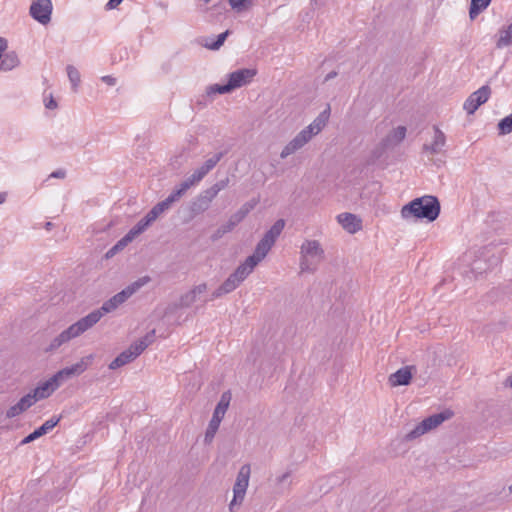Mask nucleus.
Returning a JSON list of instances; mask_svg holds the SVG:
<instances>
[{"label":"nucleus","mask_w":512,"mask_h":512,"mask_svg":"<svg viewBox=\"0 0 512 512\" xmlns=\"http://www.w3.org/2000/svg\"><path fill=\"white\" fill-rule=\"evenodd\" d=\"M229 185V178H224L217 181L212 187L216 190L217 193L225 189Z\"/></svg>","instance_id":"44"},{"label":"nucleus","mask_w":512,"mask_h":512,"mask_svg":"<svg viewBox=\"0 0 512 512\" xmlns=\"http://www.w3.org/2000/svg\"><path fill=\"white\" fill-rule=\"evenodd\" d=\"M6 200V193H0V204L4 203Z\"/></svg>","instance_id":"53"},{"label":"nucleus","mask_w":512,"mask_h":512,"mask_svg":"<svg viewBox=\"0 0 512 512\" xmlns=\"http://www.w3.org/2000/svg\"><path fill=\"white\" fill-rule=\"evenodd\" d=\"M224 152H218L214 154L212 157L207 159L203 165H205L210 171L214 169V167L218 164V162L223 158Z\"/></svg>","instance_id":"40"},{"label":"nucleus","mask_w":512,"mask_h":512,"mask_svg":"<svg viewBox=\"0 0 512 512\" xmlns=\"http://www.w3.org/2000/svg\"><path fill=\"white\" fill-rule=\"evenodd\" d=\"M255 75L256 70L254 69H239L228 75V84L233 91L237 88L249 84Z\"/></svg>","instance_id":"13"},{"label":"nucleus","mask_w":512,"mask_h":512,"mask_svg":"<svg viewBox=\"0 0 512 512\" xmlns=\"http://www.w3.org/2000/svg\"><path fill=\"white\" fill-rule=\"evenodd\" d=\"M46 107H47L48 109H54V108H56V107H57V103H56V101H55L53 98H51V99L49 100V102L46 104Z\"/></svg>","instance_id":"50"},{"label":"nucleus","mask_w":512,"mask_h":512,"mask_svg":"<svg viewBox=\"0 0 512 512\" xmlns=\"http://www.w3.org/2000/svg\"><path fill=\"white\" fill-rule=\"evenodd\" d=\"M155 340V330H151L144 337L135 341L130 345V348L138 357L149 345H151Z\"/></svg>","instance_id":"24"},{"label":"nucleus","mask_w":512,"mask_h":512,"mask_svg":"<svg viewBox=\"0 0 512 512\" xmlns=\"http://www.w3.org/2000/svg\"><path fill=\"white\" fill-rule=\"evenodd\" d=\"M133 240L130 238V236H128L127 234L121 238L113 247H111L107 253H106V258H111L113 257L114 255H116L118 252H120L121 250H123L130 242H132Z\"/></svg>","instance_id":"34"},{"label":"nucleus","mask_w":512,"mask_h":512,"mask_svg":"<svg viewBox=\"0 0 512 512\" xmlns=\"http://www.w3.org/2000/svg\"><path fill=\"white\" fill-rule=\"evenodd\" d=\"M217 195H218V193L212 186L207 188L206 190L202 191L199 194V196L203 197V199L206 200L210 204L216 198Z\"/></svg>","instance_id":"41"},{"label":"nucleus","mask_w":512,"mask_h":512,"mask_svg":"<svg viewBox=\"0 0 512 512\" xmlns=\"http://www.w3.org/2000/svg\"><path fill=\"white\" fill-rule=\"evenodd\" d=\"M412 367L405 366L398 369L395 373L391 374L389 377V383L391 386H402L408 385L412 379Z\"/></svg>","instance_id":"20"},{"label":"nucleus","mask_w":512,"mask_h":512,"mask_svg":"<svg viewBox=\"0 0 512 512\" xmlns=\"http://www.w3.org/2000/svg\"><path fill=\"white\" fill-rule=\"evenodd\" d=\"M195 184L197 183L192 179L191 176H189L175 188L179 189L184 195Z\"/></svg>","instance_id":"42"},{"label":"nucleus","mask_w":512,"mask_h":512,"mask_svg":"<svg viewBox=\"0 0 512 512\" xmlns=\"http://www.w3.org/2000/svg\"><path fill=\"white\" fill-rule=\"evenodd\" d=\"M230 34L229 30L218 35L217 39L211 43H206L205 47L210 50H218L225 42L227 36Z\"/></svg>","instance_id":"38"},{"label":"nucleus","mask_w":512,"mask_h":512,"mask_svg":"<svg viewBox=\"0 0 512 512\" xmlns=\"http://www.w3.org/2000/svg\"><path fill=\"white\" fill-rule=\"evenodd\" d=\"M499 135H507L512 132V114L504 117L498 123Z\"/></svg>","instance_id":"37"},{"label":"nucleus","mask_w":512,"mask_h":512,"mask_svg":"<svg viewBox=\"0 0 512 512\" xmlns=\"http://www.w3.org/2000/svg\"><path fill=\"white\" fill-rule=\"evenodd\" d=\"M171 202L168 201V198H166L165 200L159 202L156 204L157 206V209L161 211V213H163L164 211L168 210L171 206Z\"/></svg>","instance_id":"46"},{"label":"nucleus","mask_w":512,"mask_h":512,"mask_svg":"<svg viewBox=\"0 0 512 512\" xmlns=\"http://www.w3.org/2000/svg\"><path fill=\"white\" fill-rule=\"evenodd\" d=\"M66 71L71 83L72 90L76 92L81 82L80 73L73 65H68L66 67Z\"/></svg>","instance_id":"32"},{"label":"nucleus","mask_w":512,"mask_h":512,"mask_svg":"<svg viewBox=\"0 0 512 512\" xmlns=\"http://www.w3.org/2000/svg\"><path fill=\"white\" fill-rule=\"evenodd\" d=\"M230 92H232V90L228 83L224 84V85L213 84L206 88V94L209 97L214 96L216 94H226V93H230Z\"/></svg>","instance_id":"36"},{"label":"nucleus","mask_w":512,"mask_h":512,"mask_svg":"<svg viewBox=\"0 0 512 512\" xmlns=\"http://www.w3.org/2000/svg\"><path fill=\"white\" fill-rule=\"evenodd\" d=\"M490 94L491 89L488 85L480 87L466 99L463 104V109L468 114H473L482 104L488 101Z\"/></svg>","instance_id":"11"},{"label":"nucleus","mask_w":512,"mask_h":512,"mask_svg":"<svg viewBox=\"0 0 512 512\" xmlns=\"http://www.w3.org/2000/svg\"><path fill=\"white\" fill-rule=\"evenodd\" d=\"M338 223L347 232L354 234L362 229V221L359 217L352 213H341L337 216Z\"/></svg>","instance_id":"14"},{"label":"nucleus","mask_w":512,"mask_h":512,"mask_svg":"<svg viewBox=\"0 0 512 512\" xmlns=\"http://www.w3.org/2000/svg\"><path fill=\"white\" fill-rule=\"evenodd\" d=\"M406 136V127L398 126L393 129L381 142L383 149H390L400 144Z\"/></svg>","instance_id":"18"},{"label":"nucleus","mask_w":512,"mask_h":512,"mask_svg":"<svg viewBox=\"0 0 512 512\" xmlns=\"http://www.w3.org/2000/svg\"><path fill=\"white\" fill-rule=\"evenodd\" d=\"M291 472L287 471L282 475H279L275 478L276 492L283 493L286 489H289L291 486Z\"/></svg>","instance_id":"30"},{"label":"nucleus","mask_w":512,"mask_h":512,"mask_svg":"<svg viewBox=\"0 0 512 512\" xmlns=\"http://www.w3.org/2000/svg\"><path fill=\"white\" fill-rule=\"evenodd\" d=\"M250 474L251 468L249 464H244L240 467L233 486V499L229 504L230 512H234L235 506L242 504L249 485Z\"/></svg>","instance_id":"8"},{"label":"nucleus","mask_w":512,"mask_h":512,"mask_svg":"<svg viewBox=\"0 0 512 512\" xmlns=\"http://www.w3.org/2000/svg\"><path fill=\"white\" fill-rule=\"evenodd\" d=\"M440 203L434 196H423L412 200L401 209V216L404 219L411 217L417 219H427L432 222L439 216Z\"/></svg>","instance_id":"3"},{"label":"nucleus","mask_w":512,"mask_h":512,"mask_svg":"<svg viewBox=\"0 0 512 512\" xmlns=\"http://www.w3.org/2000/svg\"><path fill=\"white\" fill-rule=\"evenodd\" d=\"M151 281V278L149 276H143L128 285L126 288H124L122 291L125 294L126 298L129 299L133 294H135L140 288L145 286Z\"/></svg>","instance_id":"26"},{"label":"nucleus","mask_w":512,"mask_h":512,"mask_svg":"<svg viewBox=\"0 0 512 512\" xmlns=\"http://www.w3.org/2000/svg\"><path fill=\"white\" fill-rule=\"evenodd\" d=\"M230 397L224 393L217 404L213 416L208 424L207 430L205 432V443L212 442L217 430L219 429L220 423L228 409Z\"/></svg>","instance_id":"9"},{"label":"nucleus","mask_w":512,"mask_h":512,"mask_svg":"<svg viewBox=\"0 0 512 512\" xmlns=\"http://www.w3.org/2000/svg\"><path fill=\"white\" fill-rule=\"evenodd\" d=\"M52 227H53V224H52L51 222H47V223L45 224V228H46L47 230H50Z\"/></svg>","instance_id":"54"},{"label":"nucleus","mask_w":512,"mask_h":512,"mask_svg":"<svg viewBox=\"0 0 512 512\" xmlns=\"http://www.w3.org/2000/svg\"><path fill=\"white\" fill-rule=\"evenodd\" d=\"M35 404V399L30 396L29 394H26L23 396L15 405L11 406L6 411V417L7 418H14L23 412H25L27 409H29L31 406Z\"/></svg>","instance_id":"19"},{"label":"nucleus","mask_w":512,"mask_h":512,"mask_svg":"<svg viewBox=\"0 0 512 512\" xmlns=\"http://www.w3.org/2000/svg\"><path fill=\"white\" fill-rule=\"evenodd\" d=\"M60 421V417H52L45 421L40 427L22 440V444H28L52 430Z\"/></svg>","instance_id":"16"},{"label":"nucleus","mask_w":512,"mask_h":512,"mask_svg":"<svg viewBox=\"0 0 512 512\" xmlns=\"http://www.w3.org/2000/svg\"><path fill=\"white\" fill-rule=\"evenodd\" d=\"M505 386L512 388V375L506 379Z\"/></svg>","instance_id":"52"},{"label":"nucleus","mask_w":512,"mask_h":512,"mask_svg":"<svg viewBox=\"0 0 512 512\" xmlns=\"http://www.w3.org/2000/svg\"><path fill=\"white\" fill-rule=\"evenodd\" d=\"M451 417V412L445 411L437 414H433L424 420H422L413 430H411L407 434V439L412 440L415 439L430 430L438 427L440 424H442L445 420L449 419Z\"/></svg>","instance_id":"10"},{"label":"nucleus","mask_w":512,"mask_h":512,"mask_svg":"<svg viewBox=\"0 0 512 512\" xmlns=\"http://www.w3.org/2000/svg\"><path fill=\"white\" fill-rule=\"evenodd\" d=\"M182 196H183V193L179 189L175 188L167 198H168V201H170L171 203H174L177 200H179Z\"/></svg>","instance_id":"45"},{"label":"nucleus","mask_w":512,"mask_h":512,"mask_svg":"<svg viewBox=\"0 0 512 512\" xmlns=\"http://www.w3.org/2000/svg\"><path fill=\"white\" fill-rule=\"evenodd\" d=\"M509 490H510V492H512V484L510 485Z\"/></svg>","instance_id":"55"},{"label":"nucleus","mask_w":512,"mask_h":512,"mask_svg":"<svg viewBox=\"0 0 512 512\" xmlns=\"http://www.w3.org/2000/svg\"><path fill=\"white\" fill-rule=\"evenodd\" d=\"M337 76V72L336 71H331L330 73H328L325 77V81H328V80H331L333 78H335Z\"/></svg>","instance_id":"51"},{"label":"nucleus","mask_w":512,"mask_h":512,"mask_svg":"<svg viewBox=\"0 0 512 512\" xmlns=\"http://www.w3.org/2000/svg\"><path fill=\"white\" fill-rule=\"evenodd\" d=\"M209 172L210 169H208L205 165H202L197 168L190 176L196 183H199Z\"/></svg>","instance_id":"39"},{"label":"nucleus","mask_w":512,"mask_h":512,"mask_svg":"<svg viewBox=\"0 0 512 512\" xmlns=\"http://www.w3.org/2000/svg\"><path fill=\"white\" fill-rule=\"evenodd\" d=\"M206 291L207 285L205 283L194 286L180 297L178 306L181 308L192 306L197 301L198 297Z\"/></svg>","instance_id":"15"},{"label":"nucleus","mask_w":512,"mask_h":512,"mask_svg":"<svg viewBox=\"0 0 512 512\" xmlns=\"http://www.w3.org/2000/svg\"><path fill=\"white\" fill-rule=\"evenodd\" d=\"M52 9L51 0H36L30 6V15L39 23L45 25L51 20Z\"/></svg>","instance_id":"12"},{"label":"nucleus","mask_w":512,"mask_h":512,"mask_svg":"<svg viewBox=\"0 0 512 512\" xmlns=\"http://www.w3.org/2000/svg\"><path fill=\"white\" fill-rule=\"evenodd\" d=\"M258 204L257 199H252L244 203L234 214H232L228 221L222 224L212 235V240H218L226 233L231 232L245 217L256 207Z\"/></svg>","instance_id":"7"},{"label":"nucleus","mask_w":512,"mask_h":512,"mask_svg":"<svg viewBox=\"0 0 512 512\" xmlns=\"http://www.w3.org/2000/svg\"><path fill=\"white\" fill-rule=\"evenodd\" d=\"M230 7L236 12L249 10L254 6L253 0H229Z\"/></svg>","instance_id":"35"},{"label":"nucleus","mask_w":512,"mask_h":512,"mask_svg":"<svg viewBox=\"0 0 512 512\" xmlns=\"http://www.w3.org/2000/svg\"><path fill=\"white\" fill-rule=\"evenodd\" d=\"M256 266V262L253 258L247 257L246 260L236 268L231 276L241 284L253 272Z\"/></svg>","instance_id":"21"},{"label":"nucleus","mask_w":512,"mask_h":512,"mask_svg":"<svg viewBox=\"0 0 512 512\" xmlns=\"http://www.w3.org/2000/svg\"><path fill=\"white\" fill-rule=\"evenodd\" d=\"M324 259V250L317 240H305L300 247L301 272L313 273Z\"/></svg>","instance_id":"5"},{"label":"nucleus","mask_w":512,"mask_h":512,"mask_svg":"<svg viewBox=\"0 0 512 512\" xmlns=\"http://www.w3.org/2000/svg\"><path fill=\"white\" fill-rule=\"evenodd\" d=\"M240 284L230 275L215 291L212 292L209 301H213L234 291Z\"/></svg>","instance_id":"23"},{"label":"nucleus","mask_w":512,"mask_h":512,"mask_svg":"<svg viewBox=\"0 0 512 512\" xmlns=\"http://www.w3.org/2000/svg\"><path fill=\"white\" fill-rule=\"evenodd\" d=\"M512 44V23L499 31V38L496 42L497 48H504Z\"/></svg>","instance_id":"28"},{"label":"nucleus","mask_w":512,"mask_h":512,"mask_svg":"<svg viewBox=\"0 0 512 512\" xmlns=\"http://www.w3.org/2000/svg\"><path fill=\"white\" fill-rule=\"evenodd\" d=\"M136 355L129 347L127 350L120 353L110 364L109 368L112 370L118 369L136 359Z\"/></svg>","instance_id":"25"},{"label":"nucleus","mask_w":512,"mask_h":512,"mask_svg":"<svg viewBox=\"0 0 512 512\" xmlns=\"http://www.w3.org/2000/svg\"><path fill=\"white\" fill-rule=\"evenodd\" d=\"M285 227V221L283 219L277 220L272 227L264 234L262 239L256 245L254 253L248 258H253L258 265L269 253L277 238Z\"/></svg>","instance_id":"6"},{"label":"nucleus","mask_w":512,"mask_h":512,"mask_svg":"<svg viewBox=\"0 0 512 512\" xmlns=\"http://www.w3.org/2000/svg\"><path fill=\"white\" fill-rule=\"evenodd\" d=\"M65 177H66V170H64V169H57L49 175V178L64 179Z\"/></svg>","instance_id":"47"},{"label":"nucleus","mask_w":512,"mask_h":512,"mask_svg":"<svg viewBox=\"0 0 512 512\" xmlns=\"http://www.w3.org/2000/svg\"><path fill=\"white\" fill-rule=\"evenodd\" d=\"M101 80L109 86H114L116 84V78L110 75L103 76Z\"/></svg>","instance_id":"48"},{"label":"nucleus","mask_w":512,"mask_h":512,"mask_svg":"<svg viewBox=\"0 0 512 512\" xmlns=\"http://www.w3.org/2000/svg\"><path fill=\"white\" fill-rule=\"evenodd\" d=\"M20 65V59L15 51H5L0 58V71L8 72Z\"/></svg>","instance_id":"22"},{"label":"nucleus","mask_w":512,"mask_h":512,"mask_svg":"<svg viewBox=\"0 0 512 512\" xmlns=\"http://www.w3.org/2000/svg\"><path fill=\"white\" fill-rule=\"evenodd\" d=\"M210 203L203 199L201 196H197L191 203V212L195 215L205 212L209 207Z\"/></svg>","instance_id":"33"},{"label":"nucleus","mask_w":512,"mask_h":512,"mask_svg":"<svg viewBox=\"0 0 512 512\" xmlns=\"http://www.w3.org/2000/svg\"><path fill=\"white\" fill-rule=\"evenodd\" d=\"M86 369L87 363L82 359L81 361L60 370L53 377L38 385L28 394L35 399V403L39 400L48 398L60 386L62 380L68 379L74 375H80Z\"/></svg>","instance_id":"2"},{"label":"nucleus","mask_w":512,"mask_h":512,"mask_svg":"<svg viewBox=\"0 0 512 512\" xmlns=\"http://www.w3.org/2000/svg\"><path fill=\"white\" fill-rule=\"evenodd\" d=\"M434 137L431 144H424L423 145V151L430 154H438L442 152L445 143H446V136L445 134L437 127L434 126Z\"/></svg>","instance_id":"17"},{"label":"nucleus","mask_w":512,"mask_h":512,"mask_svg":"<svg viewBox=\"0 0 512 512\" xmlns=\"http://www.w3.org/2000/svg\"><path fill=\"white\" fill-rule=\"evenodd\" d=\"M161 211L157 209V206L155 205L146 215L145 217L149 219L151 223H153L160 215Z\"/></svg>","instance_id":"43"},{"label":"nucleus","mask_w":512,"mask_h":512,"mask_svg":"<svg viewBox=\"0 0 512 512\" xmlns=\"http://www.w3.org/2000/svg\"><path fill=\"white\" fill-rule=\"evenodd\" d=\"M128 299L126 298L123 291L115 294L109 300L103 303V305L92 312H90L85 317L79 319L74 324L70 325L67 329L62 331L59 335H57L50 343L47 351H53L61 347L63 344L68 343L72 339L77 338L82 335L84 332L92 328L98 321L107 313H110L117 309L121 304L126 302Z\"/></svg>","instance_id":"1"},{"label":"nucleus","mask_w":512,"mask_h":512,"mask_svg":"<svg viewBox=\"0 0 512 512\" xmlns=\"http://www.w3.org/2000/svg\"><path fill=\"white\" fill-rule=\"evenodd\" d=\"M123 0H109L106 4L107 9L116 8Z\"/></svg>","instance_id":"49"},{"label":"nucleus","mask_w":512,"mask_h":512,"mask_svg":"<svg viewBox=\"0 0 512 512\" xmlns=\"http://www.w3.org/2000/svg\"><path fill=\"white\" fill-rule=\"evenodd\" d=\"M152 223L145 216L139 220L127 233L132 240L143 233Z\"/></svg>","instance_id":"29"},{"label":"nucleus","mask_w":512,"mask_h":512,"mask_svg":"<svg viewBox=\"0 0 512 512\" xmlns=\"http://www.w3.org/2000/svg\"><path fill=\"white\" fill-rule=\"evenodd\" d=\"M491 0H471L469 15L471 19H474L481 11L486 9Z\"/></svg>","instance_id":"31"},{"label":"nucleus","mask_w":512,"mask_h":512,"mask_svg":"<svg viewBox=\"0 0 512 512\" xmlns=\"http://www.w3.org/2000/svg\"><path fill=\"white\" fill-rule=\"evenodd\" d=\"M151 281V278L149 276H143L128 285L126 288H124L122 291L125 294L126 298L129 299L133 294H135L140 288L145 286Z\"/></svg>","instance_id":"27"},{"label":"nucleus","mask_w":512,"mask_h":512,"mask_svg":"<svg viewBox=\"0 0 512 512\" xmlns=\"http://www.w3.org/2000/svg\"><path fill=\"white\" fill-rule=\"evenodd\" d=\"M325 126V120L321 116L317 117L311 124L302 129L288 144L282 149L280 157L287 158L289 155L303 148L314 136L319 134Z\"/></svg>","instance_id":"4"}]
</instances>
